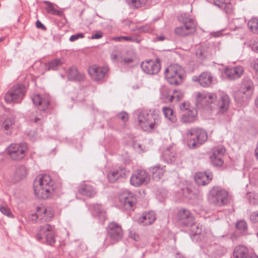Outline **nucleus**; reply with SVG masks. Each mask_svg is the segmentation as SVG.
Listing matches in <instances>:
<instances>
[{"instance_id": "1", "label": "nucleus", "mask_w": 258, "mask_h": 258, "mask_svg": "<svg viewBox=\"0 0 258 258\" xmlns=\"http://www.w3.org/2000/svg\"><path fill=\"white\" fill-rule=\"evenodd\" d=\"M33 187L34 194L38 198L46 199L54 190V182L49 175L41 174L35 179Z\"/></svg>"}, {"instance_id": "2", "label": "nucleus", "mask_w": 258, "mask_h": 258, "mask_svg": "<svg viewBox=\"0 0 258 258\" xmlns=\"http://www.w3.org/2000/svg\"><path fill=\"white\" fill-rule=\"evenodd\" d=\"M187 146L191 149H197L203 144L208 139V134L200 127H193L186 133Z\"/></svg>"}, {"instance_id": "3", "label": "nucleus", "mask_w": 258, "mask_h": 258, "mask_svg": "<svg viewBox=\"0 0 258 258\" xmlns=\"http://www.w3.org/2000/svg\"><path fill=\"white\" fill-rule=\"evenodd\" d=\"M139 125L145 131H150L156 128L161 122V117L159 114L153 112L148 113L142 111L138 114Z\"/></svg>"}, {"instance_id": "4", "label": "nucleus", "mask_w": 258, "mask_h": 258, "mask_svg": "<svg viewBox=\"0 0 258 258\" xmlns=\"http://www.w3.org/2000/svg\"><path fill=\"white\" fill-rule=\"evenodd\" d=\"M165 76L169 84L177 86L182 83L185 73L181 66L174 64L170 65L165 69Z\"/></svg>"}, {"instance_id": "5", "label": "nucleus", "mask_w": 258, "mask_h": 258, "mask_svg": "<svg viewBox=\"0 0 258 258\" xmlns=\"http://www.w3.org/2000/svg\"><path fill=\"white\" fill-rule=\"evenodd\" d=\"M208 201L210 204L216 206L226 205L228 201V192L219 187H214L210 191Z\"/></svg>"}, {"instance_id": "6", "label": "nucleus", "mask_w": 258, "mask_h": 258, "mask_svg": "<svg viewBox=\"0 0 258 258\" xmlns=\"http://www.w3.org/2000/svg\"><path fill=\"white\" fill-rule=\"evenodd\" d=\"M216 95L213 93H200L197 94L196 105L197 108L213 110L215 108Z\"/></svg>"}, {"instance_id": "7", "label": "nucleus", "mask_w": 258, "mask_h": 258, "mask_svg": "<svg viewBox=\"0 0 258 258\" xmlns=\"http://www.w3.org/2000/svg\"><path fill=\"white\" fill-rule=\"evenodd\" d=\"M43 237H45L47 244L52 245L55 242L53 227L49 224L41 225L37 229L36 238L38 241H41Z\"/></svg>"}, {"instance_id": "8", "label": "nucleus", "mask_w": 258, "mask_h": 258, "mask_svg": "<svg viewBox=\"0 0 258 258\" xmlns=\"http://www.w3.org/2000/svg\"><path fill=\"white\" fill-rule=\"evenodd\" d=\"M26 143L11 144L7 149V153L13 160L19 161L23 159L27 151Z\"/></svg>"}, {"instance_id": "9", "label": "nucleus", "mask_w": 258, "mask_h": 258, "mask_svg": "<svg viewBox=\"0 0 258 258\" xmlns=\"http://www.w3.org/2000/svg\"><path fill=\"white\" fill-rule=\"evenodd\" d=\"M25 92L26 89L24 85H15L6 94L5 100L8 103H20L25 96Z\"/></svg>"}, {"instance_id": "10", "label": "nucleus", "mask_w": 258, "mask_h": 258, "mask_svg": "<svg viewBox=\"0 0 258 258\" xmlns=\"http://www.w3.org/2000/svg\"><path fill=\"white\" fill-rule=\"evenodd\" d=\"M150 180L149 174L146 170L143 169H138L135 170L132 174L130 178L131 183L136 187L143 185H147Z\"/></svg>"}, {"instance_id": "11", "label": "nucleus", "mask_w": 258, "mask_h": 258, "mask_svg": "<svg viewBox=\"0 0 258 258\" xmlns=\"http://www.w3.org/2000/svg\"><path fill=\"white\" fill-rule=\"evenodd\" d=\"M119 203L124 210L132 211L135 207L136 198L132 193L124 192L119 196Z\"/></svg>"}, {"instance_id": "12", "label": "nucleus", "mask_w": 258, "mask_h": 258, "mask_svg": "<svg viewBox=\"0 0 258 258\" xmlns=\"http://www.w3.org/2000/svg\"><path fill=\"white\" fill-rule=\"evenodd\" d=\"M253 88V84L251 80L245 77L243 79L242 88L237 93V95L242 97V101H245L250 97Z\"/></svg>"}, {"instance_id": "13", "label": "nucleus", "mask_w": 258, "mask_h": 258, "mask_svg": "<svg viewBox=\"0 0 258 258\" xmlns=\"http://www.w3.org/2000/svg\"><path fill=\"white\" fill-rule=\"evenodd\" d=\"M108 236L114 243L120 240L123 236L121 226L116 223H110L107 227Z\"/></svg>"}, {"instance_id": "14", "label": "nucleus", "mask_w": 258, "mask_h": 258, "mask_svg": "<svg viewBox=\"0 0 258 258\" xmlns=\"http://www.w3.org/2000/svg\"><path fill=\"white\" fill-rule=\"evenodd\" d=\"M141 66L143 71L148 75L157 74L161 68L159 59L156 60L151 59L143 61Z\"/></svg>"}, {"instance_id": "15", "label": "nucleus", "mask_w": 258, "mask_h": 258, "mask_svg": "<svg viewBox=\"0 0 258 258\" xmlns=\"http://www.w3.org/2000/svg\"><path fill=\"white\" fill-rule=\"evenodd\" d=\"M225 152V149L222 146L215 147L212 149L210 159L214 166L221 167L223 165L224 161L223 157Z\"/></svg>"}, {"instance_id": "16", "label": "nucleus", "mask_w": 258, "mask_h": 258, "mask_svg": "<svg viewBox=\"0 0 258 258\" xmlns=\"http://www.w3.org/2000/svg\"><path fill=\"white\" fill-rule=\"evenodd\" d=\"M177 219L180 224L185 226H191L194 223V219L190 212L183 209L177 213Z\"/></svg>"}, {"instance_id": "17", "label": "nucleus", "mask_w": 258, "mask_h": 258, "mask_svg": "<svg viewBox=\"0 0 258 258\" xmlns=\"http://www.w3.org/2000/svg\"><path fill=\"white\" fill-rule=\"evenodd\" d=\"M88 71L92 79L98 81L104 78L108 69L105 67H99L96 65H94L89 67Z\"/></svg>"}, {"instance_id": "18", "label": "nucleus", "mask_w": 258, "mask_h": 258, "mask_svg": "<svg viewBox=\"0 0 258 258\" xmlns=\"http://www.w3.org/2000/svg\"><path fill=\"white\" fill-rule=\"evenodd\" d=\"M33 103L38 106L39 109L42 111L46 110L50 103V97L48 95L40 96L36 94L32 98Z\"/></svg>"}, {"instance_id": "19", "label": "nucleus", "mask_w": 258, "mask_h": 258, "mask_svg": "<svg viewBox=\"0 0 258 258\" xmlns=\"http://www.w3.org/2000/svg\"><path fill=\"white\" fill-rule=\"evenodd\" d=\"M79 194L89 198H93L96 194V190L93 185L85 183H81L78 187Z\"/></svg>"}, {"instance_id": "20", "label": "nucleus", "mask_w": 258, "mask_h": 258, "mask_svg": "<svg viewBox=\"0 0 258 258\" xmlns=\"http://www.w3.org/2000/svg\"><path fill=\"white\" fill-rule=\"evenodd\" d=\"M243 69L241 67L226 68L224 70L227 78L230 80H235L240 78L243 74Z\"/></svg>"}, {"instance_id": "21", "label": "nucleus", "mask_w": 258, "mask_h": 258, "mask_svg": "<svg viewBox=\"0 0 258 258\" xmlns=\"http://www.w3.org/2000/svg\"><path fill=\"white\" fill-rule=\"evenodd\" d=\"M152 177L155 181H159L164 175L166 172L165 166L157 164L151 166L149 168Z\"/></svg>"}, {"instance_id": "22", "label": "nucleus", "mask_w": 258, "mask_h": 258, "mask_svg": "<svg viewBox=\"0 0 258 258\" xmlns=\"http://www.w3.org/2000/svg\"><path fill=\"white\" fill-rule=\"evenodd\" d=\"M67 78L70 81L76 82H83L85 80L84 75L79 72L75 67H72L69 69Z\"/></svg>"}, {"instance_id": "23", "label": "nucleus", "mask_w": 258, "mask_h": 258, "mask_svg": "<svg viewBox=\"0 0 258 258\" xmlns=\"http://www.w3.org/2000/svg\"><path fill=\"white\" fill-rule=\"evenodd\" d=\"M128 172L125 168L119 167L117 169L110 171L108 174L107 178L109 182L113 183L120 177H125Z\"/></svg>"}, {"instance_id": "24", "label": "nucleus", "mask_w": 258, "mask_h": 258, "mask_svg": "<svg viewBox=\"0 0 258 258\" xmlns=\"http://www.w3.org/2000/svg\"><path fill=\"white\" fill-rule=\"evenodd\" d=\"M212 179V175L210 173L199 172L195 176L196 182L199 185H205Z\"/></svg>"}, {"instance_id": "25", "label": "nucleus", "mask_w": 258, "mask_h": 258, "mask_svg": "<svg viewBox=\"0 0 258 258\" xmlns=\"http://www.w3.org/2000/svg\"><path fill=\"white\" fill-rule=\"evenodd\" d=\"M230 99L226 94L222 95L218 101L216 106L218 109V112L223 114L226 112L229 108Z\"/></svg>"}, {"instance_id": "26", "label": "nucleus", "mask_w": 258, "mask_h": 258, "mask_svg": "<svg viewBox=\"0 0 258 258\" xmlns=\"http://www.w3.org/2000/svg\"><path fill=\"white\" fill-rule=\"evenodd\" d=\"M196 27L188 25H184L177 27L174 29L175 34L179 36H185L194 33Z\"/></svg>"}, {"instance_id": "27", "label": "nucleus", "mask_w": 258, "mask_h": 258, "mask_svg": "<svg viewBox=\"0 0 258 258\" xmlns=\"http://www.w3.org/2000/svg\"><path fill=\"white\" fill-rule=\"evenodd\" d=\"M156 219L155 214L153 211L144 213L139 218L138 222L143 225H148L152 224Z\"/></svg>"}, {"instance_id": "28", "label": "nucleus", "mask_w": 258, "mask_h": 258, "mask_svg": "<svg viewBox=\"0 0 258 258\" xmlns=\"http://www.w3.org/2000/svg\"><path fill=\"white\" fill-rule=\"evenodd\" d=\"M197 112L196 109H189L182 115L180 120L184 123H189L195 122L197 118Z\"/></svg>"}, {"instance_id": "29", "label": "nucleus", "mask_w": 258, "mask_h": 258, "mask_svg": "<svg viewBox=\"0 0 258 258\" xmlns=\"http://www.w3.org/2000/svg\"><path fill=\"white\" fill-rule=\"evenodd\" d=\"M196 78L197 79L195 80H198L200 84L204 87L210 86L213 81V77L210 73L208 72H203L199 78L196 77Z\"/></svg>"}, {"instance_id": "30", "label": "nucleus", "mask_w": 258, "mask_h": 258, "mask_svg": "<svg viewBox=\"0 0 258 258\" xmlns=\"http://www.w3.org/2000/svg\"><path fill=\"white\" fill-rule=\"evenodd\" d=\"M35 216L37 219L49 221L53 216L51 211L47 210L44 207H37Z\"/></svg>"}, {"instance_id": "31", "label": "nucleus", "mask_w": 258, "mask_h": 258, "mask_svg": "<svg viewBox=\"0 0 258 258\" xmlns=\"http://www.w3.org/2000/svg\"><path fill=\"white\" fill-rule=\"evenodd\" d=\"M89 209L92 210L93 214L98 216L101 220H104L106 218L105 212L100 205L93 204L89 205Z\"/></svg>"}, {"instance_id": "32", "label": "nucleus", "mask_w": 258, "mask_h": 258, "mask_svg": "<svg viewBox=\"0 0 258 258\" xmlns=\"http://www.w3.org/2000/svg\"><path fill=\"white\" fill-rule=\"evenodd\" d=\"M27 173V170L24 166L20 165L17 167L14 175V180L18 182L23 180L26 178Z\"/></svg>"}, {"instance_id": "33", "label": "nucleus", "mask_w": 258, "mask_h": 258, "mask_svg": "<svg viewBox=\"0 0 258 258\" xmlns=\"http://www.w3.org/2000/svg\"><path fill=\"white\" fill-rule=\"evenodd\" d=\"M162 158L167 163H172L176 160V153L172 148H168L163 151Z\"/></svg>"}, {"instance_id": "34", "label": "nucleus", "mask_w": 258, "mask_h": 258, "mask_svg": "<svg viewBox=\"0 0 258 258\" xmlns=\"http://www.w3.org/2000/svg\"><path fill=\"white\" fill-rule=\"evenodd\" d=\"M178 20L184 25L192 26L196 27V23L195 20L191 18L190 16L187 13L181 14L177 17Z\"/></svg>"}, {"instance_id": "35", "label": "nucleus", "mask_w": 258, "mask_h": 258, "mask_svg": "<svg viewBox=\"0 0 258 258\" xmlns=\"http://www.w3.org/2000/svg\"><path fill=\"white\" fill-rule=\"evenodd\" d=\"M136 59V56L134 53L129 51L127 52L126 55L119 57L118 62L124 65L128 66L133 63Z\"/></svg>"}, {"instance_id": "36", "label": "nucleus", "mask_w": 258, "mask_h": 258, "mask_svg": "<svg viewBox=\"0 0 258 258\" xmlns=\"http://www.w3.org/2000/svg\"><path fill=\"white\" fill-rule=\"evenodd\" d=\"M250 255L248 254L247 249L242 245L236 247L233 253V258H245Z\"/></svg>"}, {"instance_id": "37", "label": "nucleus", "mask_w": 258, "mask_h": 258, "mask_svg": "<svg viewBox=\"0 0 258 258\" xmlns=\"http://www.w3.org/2000/svg\"><path fill=\"white\" fill-rule=\"evenodd\" d=\"M62 64V60L57 58L46 63L45 68L47 71H56Z\"/></svg>"}, {"instance_id": "38", "label": "nucleus", "mask_w": 258, "mask_h": 258, "mask_svg": "<svg viewBox=\"0 0 258 258\" xmlns=\"http://www.w3.org/2000/svg\"><path fill=\"white\" fill-rule=\"evenodd\" d=\"M162 111L164 116L171 122L174 123L177 121L176 116L173 114V111L172 109L167 107H164Z\"/></svg>"}, {"instance_id": "39", "label": "nucleus", "mask_w": 258, "mask_h": 258, "mask_svg": "<svg viewBox=\"0 0 258 258\" xmlns=\"http://www.w3.org/2000/svg\"><path fill=\"white\" fill-rule=\"evenodd\" d=\"M44 3L47 5L46 10L48 13L58 16H61L62 15L63 12L55 9L51 3L48 1H44Z\"/></svg>"}, {"instance_id": "40", "label": "nucleus", "mask_w": 258, "mask_h": 258, "mask_svg": "<svg viewBox=\"0 0 258 258\" xmlns=\"http://www.w3.org/2000/svg\"><path fill=\"white\" fill-rule=\"evenodd\" d=\"M14 124L15 120L13 118H7L4 121L3 128L8 131L6 133L7 135H11V130L13 129Z\"/></svg>"}, {"instance_id": "41", "label": "nucleus", "mask_w": 258, "mask_h": 258, "mask_svg": "<svg viewBox=\"0 0 258 258\" xmlns=\"http://www.w3.org/2000/svg\"><path fill=\"white\" fill-rule=\"evenodd\" d=\"M147 0H126L127 3L132 8L138 9L143 7Z\"/></svg>"}, {"instance_id": "42", "label": "nucleus", "mask_w": 258, "mask_h": 258, "mask_svg": "<svg viewBox=\"0 0 258 258\" xmlns=\"http://www.w3.org/2000/svg\"><path fill=\"white\" fill-rule=\"evenodd\" d=\"M247 26L252 32L258 34V19L252 18L249 20Z\"/></svg>"}, {"instance_id": "43", "label": "nucleus", "mask_w": 258, "mask_h": 258, "mask_svg": "<svg viewBox=\"0 0 258 258\" xmlns=\"http://www.w3.org/2000/svg\"><path fill=\"white\" fill-rule=\"evenodd\" d=\"M247 198L250 204L252 205H258V194L249 192L247 194Z\"/></svg>"}, {"instance_id": "44", "label": "nucleus", "mask_w": 258, "mask_h": 258, "mask_svg": "<svg viewBox=\"0 0 258 258\" xmlns=\"http://www.w3.org/2000/svg\"><path fill=\"white\" fill-rule=\"evenodd\" d=\"M208 47L206 45L201 46L197 51V55L201 59H204L207 55Z\"/></svg>"}, {"instance_id": "45", "label": "nucleus", "mask_w": 258, "mask_h": 258, "mask_svg": "<svg viewBox=\"0 0 258 258\" xmlns=\"http://www.w3.org/2000/svg\"><path fill=\"white\" fill-rule=\"evenodd\" d=\"M183 97V93L177 90H174L169 98V101L171 102L174 99H175L176 101H179Z\"/></svg>"}, {"instance_id": "46", "label": "nucleus", "mask_w": 258, "mask_h": 258, "mask_svg": "<svg viewBox=\"0 0 258 258\" xmlns=\"http://www.w3.org/2000/svg\"><path fill=\"white\" fill-rule=\"evenodd\" d=\"M172 90H169L168 88L166 87L163 88L161 89V96L163 98H165L166 100L169 101V98L170 96H171Z\"/></svg>"}, {"instance_id": "47", "label": "nucleus", "mask_w": 258, "mask_h": 258, "mask_svg": "<svg viewBox=\"0 0 258 258\" xmlns=\"http://www.w3.org/2000/svg\"><path fill=\"white\" fill-rule=\"evenodd\" d=\"M0 211L4 215L9 217H13V214L11 213L10 209L5 206L0 205Z\"/></svg>"}, {"instance_id": "48", "label": "nucleus", "mask_w": 258, "mask_h": 258, "mask_svg": "<svg viewBox=\"0 0 258 258\" xmlns=\"http://www.w3.org/2000/svg\"><path fill=\"white\" fill-rule=\"evenodd\" d=\"M249 45L251 49L258 52V39L256 38H253L250 41Z\"/></svg>"}, {"instance_id": "49", "label": "nucleus", "mask_w": 258, "mask_h": 258, "mask_svg": "<svg viewBox=\"0 0 258 258\" xmlns=\"http://www.w3.org/2000/svg\"><path fill=\"white\" fill-rule=\"evenodd\" d=\"M236 228L242 231H245L247 229V224L244 220H240L236 223Z\"/></svg>"}, {"instance_id": "50", "label": "nucleus", "mask_w": 258, "mask_h": 258, "mask_svg": "<svg viewBox=\"0 0 258 258\" xmlns=\"http://www.w3.org/2000/svg\"><path fill=\"white\" fill-rule=\"evenodd\" d=\"M224 9L225 12L227 14H231L233 12L232 6L230 3H225V5L223 6V8H222Z\"/></svg>"}, {"instance_id": "51", "label": "nucleus", "mask_w": 258, "mask_h": 258, "mask_svg": "<svg viewBox=\"0 0 258 258\" xmlns=\"http://www.w3.org/2000/svg\"><path fill=\"white\" fill-rule=\"evenodd\" d=\"M84 37V35L83 33H78L77 34L72 35L70 37L69 40L71 41H76V40H77V39H78L79 38H82Z\"/></svg>"}, {"instance_id": "52", "label": "nucleus", "mask_w": 258, "mask_h": 258, "mask_svg": "<svg viewBox=\"0 0 258 258\" xmlns=\"http://www.w3.org/2000/svg\"><path fill=\"white\" fill-rule=\"evenodd\" d=\"M250 221L253 223L258 222V211L253 212L250 216Z\"/></svg>"}, {"instance_id": "53", "label": "nucleus", "mask_w": 258, "mask_h": 258, "mask_svg": "<svg viewBox=\"0 0 258 258\" xmlns=\"http://www.w3.org/2000/svg\"><path fill=\"white\" fill-rule=\"evenodd\" d=\"M215 5L220 8H223V6L225 5V0H214Z\"/></svg>"}, {"instance_id": "54", "label": "nucleus", "mask_w": 258, "mask_h": 258, "mask_svg": "<svg viewBox=\"0 0 258 258\" xmlns=\"http://www.w3.org/2000/svg\"><path fill=\"white\" fill-rule=\"evenodd\" d=\"M102 32L100 31H97L92 35L91 38L92 39H100L102 37Z\"/></svg>"}, {"instance_id": "55", "label": "nucleus", "mask_w": 258, "mask_h": 258, "mask_svg": "<svg viewBox=\"0 0 258 258\" xmlns=\"http://www.w3.org/2000/svg\"><path fill=\"white\" fill-rule=\"evenodd\" d=\"M118 117L124 122L128 120V114L125 112L120 113L118 114Z\"/></svg>"}, {"instance_id": "56", "label": "nucleus", "mask_w": 258, "mask_h": 258, "mask_svg": "<svg viewBox=\"0 0 258 258\" xmlns=\"http://www.w3.org/2000/svg\"><path fill=\"white\" fill-rule=\"evenodd\" d=\"M116 39L120 40H123L127 41H134L136 40L135 39L133 38L132 37H130V36H121L120 37H117Z\"/></svg>"}, {"instance_id": "57", "label": "nucleus", "mask_w": 258, "mask_h": 258, "mask_svg": "<svg viewBox=\"0 0 258 258\" xmlns=\"http://www.w3.org/2000/svg\"><path fill=\"white\" fill-rule=\"evenodd\" d=\"M36 26L38 29H41L43 30H45L46 29L45 26L39 20H37L36 22Z\"/></svg>"}, {"instance_id": "58", "label": "nucleus", "mask_w": 258, "mask_h": 258, "mask_svg": "<svg viewBox=\"0 0 258 258\" xmlns=\"http://www.w3.org/2000/svg\"><path fill=\"white\" fill-rule=\"evenodd\" d=\"M189 106V104L187 102H183L181 103L180 106V109L182 110H186L188 109Z\"/></svg>"}, {"instance_id": "59", "label": "nucleus", "mask_w": 258, "mask_h": 258, "mask_svg": "<svg viewBox=\"0 0 258 258\" xmlns=\"http://www.w3.org/2000/svg\"><path fill=\"white\" fill-rule=\"evenodd\" d=\"M253 69L255 70V75L257 79H258V63H256L254 64Z\"/></svg>"}, {"instance_id": "60", "label": "nucleus", "mask_w": 258, "mask_h": 258, "mask_svg": "<svg viewBox=\"0 0 258 258\" xmlns=\"http://www.w3.org/2000/svg\"><path fill=\"white\" fill-rule=\"evenodd\" d=\"M165 39V38L163 36H159L156 37V39L157 41H163Z\"/></svg>"}, {"instance_id": "61", "label": "nucleus", "mask_w": 258, "mask_h": 258, "mask_svg": "<svg viewBox=\"0 0 258 258\" xmlns=\"http://www.w3.org/2000/svg\"><path fill=\"white\" fill-rule=\"evenodd\" d=\"M31 121L35 122V123H37L38 121H39L40 120V118H39V117H35L34 119L33 118H31Z\"/></svg>"}, {"instance_id": "62", "label": "nucleus", "mask_w": 258, "mask_h": 258, "mask_svg": "<svg viewBox=\"0 0 258 258\" xmlns=\"http://www.w3.org/2000/svg\"><path fill=\"white\" fill-rule=\"evenodd\" d=\"M245 258H258V256H256V255L250 254V255H247V257H246Z\"/></svg>"}, {"instance_id": "63", "label": "nucleus", "mask_w": 258, "mask_h": 258, "mask_svg": "<svg viewBox=\"0 0 258 258\" xmlns=\"http://www.w3.org/2000/svg\"><path fill=\"white\" fill-rule=\"evenodd\" d=\"M118 58L119 57H117L116 55H112V59L113 60H115V59H117V60L118 61Z\"/></svg>"}, {"instance_id": "64", "label": "nucleus", "mask_w": 258, "mask_h": 258, "mask_svg": "<svg viewBox=\"0 0 258 258\" xmlns=\"http://www.w3.org/2000/svg\"><path fill=\"white\" fill-rule=\"evenodd\" d=\"M255 103L256 106L258 107V97L255 99Z\"/></svg>"}]
</instances>
